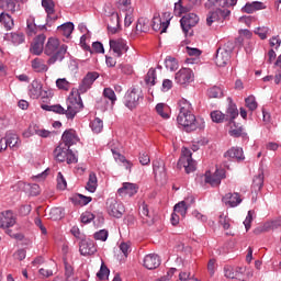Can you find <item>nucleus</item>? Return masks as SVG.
<instances>
[{
	"mask_svg": "<svg viewBox=\"0 0 281 281\" xmlns=\"http://www.w3.org/2000/svg\"><path fill=\"white\" fill-rule=\"evenodd\" d=\"M44 54L49 56L47 65H55L63 61L67 54V45H60V42L56 37H49L44 48Z\"/></svg>",
	"mask_w": 281,
	"mask_h": 281,
	"instance_id": "f257e3e1",
	"label": "nucleus"
},
{
	"mask_svg": "<svg viewBox=\"0 0 281 281\" xmlns=\"http://www.w3.org/2000/svg\"><path fill=\"white\" fill-rule=\"evenodd\" d=\"M177 122L180 126L184 128L187 133H192L194 131H203L205 128V121L201 117L196 119L194 113H179L177 117Z\"/></svg>",
	"mask_w": 281,
	"mask_h": 281,
	"instance_id": "f03ea898",
	"label": "nucleus"
},
{
	"mask_svg": "<svg viewBox=\"0 0 281 281\" xmlns=\"http://www.w3.org/2000/svg\"><path fill=\"white\" fill-rule=\"evenodd\" d=\"M53 155L56 161H60V162L66 161L67 164H78V157L65 144L59 143V145L55 148Z\"/></svg>",
	"mask_w": 281,
	"mask_h": 281,
	"instance_id": "7ed1b4c3",
	"label": "nucleus"
},
{
	"mask_svg": "<svg viewBox=\"0 0 281 281\" xmlns=\"http://www.w3.org/2000/svg\"><path fill=\"white\" fill-rule=\"evenodd\" d=\"M234 52V44L227 42L224 46L220 47L216 50L215 63L217 67H225L232 58V53Z\"/></svg>",
	"mask_w": 281,
	"mask_h": 281,
	"instance_id": "20e7f679",
	"label": "nucleus"
},
{
	"mask_svg": "<svg viewBox=\"0 0 281 281\" xmlns=\"http://www.w3.org/2000/svg\"><path fill=\"white\" fill-rule=\"evenodd\" d=\"M178 168H184L187 175L196 170V161L192 159V151L187 147L182 148L181 157L178 161Z\"/></svg>",
	"mask_w": 281,
	"mask_h": 281,
	"instance_id": "39448f33",
	"label": "nucleus"
},
{
	"mask_svg": "<svg viewBox=\"0 0 281 281\" xmlns=\"http://www.w3.org/2000/svg\"><path fill=\"white\" fill-rule=\"evenodd\" d=\"M144 97L142 95V90L137 88H131L124 95V105L133 111V109H137L139 106V100Z\"/></svg>",
	"mask_w": 281,
	"mask_h": 281,
	"instance_id": "423d86ee",
	"label": "nucleus"
},
{
	"mask_svg": "<svg viewBox=\"0 0 281 281\" xmlns=\"http://www.w3.org/2000/svg\"><path fill=\"white\" fill-rule=\"evenodd\" d=\"M106 212L114 218H122V215L125 212L124 204H122V202L117 201L115 198H110L106 201Z\"/></svg>",
	"mask_w": 281,
	"mask_h": 281,
	"instance_id": "0eeeda50",
	"label": "nucleus"
},
{
	"mask_svg": "<svg viewBox=\"0 0 281 281\" xmlns=\"http://www.w3.org/2000/svg\"><path fill=\"white\" fill-rule=\"evenodd\" d=\"M198 24L199 15H196L195 13H188L180 20V25L186 35H188V32H190V30H192V27L196 26Z\"/></svg>",
	"mask_w": 281,
	"mask_h": 281,
	"instance_id": "6e6552de",
	"label": "nucleus"
},
{
	"mask_svg": "<svg viewBox=\"0 0 281 281\" xmlns=\"http://www.w3.org/2000/svg\"><path fill=\"white\" fill-rule=\"evenodd\" d=\"M110 49L117 58H120L123 54L128 52V45L123 38L110 40Z\"/></svg>",
	"mask_w": 281,
	"mask_h": 281,
	"instance_id": "1a4fd4ad",
	"label": "nucleus"
},
{
	"mask_svg": "<svg viewBox=\"0 0 281 281\" xmlns=\"http://www.w3.org/2000/svg\"><path fill=\"white\" fill-rule=\"evenodd\" d=\"M16 225V215L12 211H3L0 213V227L8 229Z\"/></svg>",
	"mask_w": 281,
	"mask_h": 281,
	"instance_id": "9d476101",
	"label": "nucleus"
},
{
	"mask_svg": "<svg viewBox=\"0 0 281 281\" xmlns=\"http://www.w3.org/2000/svg\"><path fill=\"white\" fill-rule=\"evenodd\" d=\"M97 78H100L98 72H88L79 85V93H87L93 87Z\"/></svg>",
	"mask_w": 281,
	"mask_h": 281,
	"instance_id": "9b49d317",
	"label": "nucleus"
},
{
	"mask_svg": "<svg viewBox=\"0 0 281 281\" xmlns=\"http://www.w3.org/2000/svg\"><path fill=\"white\" fill-rule=\"evenodd\" d=\"M232 12L227 9H216L213 12H210L206 18V25L211 26L213 23H218V21H223L226 16H229Z\"/></svg>",
	"mask_w": 281,
	"mask_h": 281,
	"instance_id": "f8f14e48",
	"label": "nucleus"
},
{
	"mask_svg": "<svg viewBox=\"0 0 281 281\" xmlns=\"http://www.w3.org/2000/svg\"><path fill=\"white\" fill-rule=\"evenodd\" d=\"M225 179V170L224 169H216L215 172L211 176L210 172L205 173V183H210L212 188H216L221 186V181Z\"/></svg>",
	"mask_w": 281,
	"mask_h": 281,
	"instance_id": "ddd939ff",
	"label": "nucleus"
},
{
	"mask_svg": "<svg viewBox=\"0 0 281 281\" xmlns=\"http://www.w3.org/2000/svg\"><path fill=\"white\" fill-rule=\"evenodd\" d=\"M189 5H183V1L179 0L178 2L175 3V15L176 16H181V14H186V12H190L194 5H201V0H189Z\"/></svg>",
	"mask_w": 281,
	"mask_h": 281,
	"instance_id": "4468645a",
	"label": "nucleus"
},
{
	"mask_svg": "<svg viewBox=\"0 0 281 281\" xmlns=\"http://www.w3.org/2000/svg\"><path fill=\"white\" fill-rule=\"evenodd\" d=\"M153 168L156 181L159 183H166V164H164L162 160H156L153 162Z\"/></svg>",
	"mask_w": 281,
	"mask_h": 281,
	"instance_id": "2eb2a0df",
	"label": "nucleus"
},
{
	"mask_svg": "<svg viewBox=\"0 0 281 281\" xmlns=\"http://www.w3.org/2000/svg\"><path fill=\"white\" fill-rule=\"evenodd\" d=\"M42 8H44L47 14L46 25H50V21H58V15H54L56 12V4L54 3V0H42Z\"/></svg>",
	"mask_w": 281,
	"mask_h": 281,
	"instance_id": "dca6fc26",
	"label": "nucleus"
},
{
	"mask_svg": "<svg viewBox=\"0 0 281 281\" xmlns=\"http://www.w3.org/2000/svg\"><path fill=\"white\" fill-rule=\"evenodd\" d=\"M82 100L79 99H70L67 103V110H66V117L68 120H74V117H76V114L78 113V111H80V109H82Z\"/></svg>",
	"mask_w": 281,
	"mask_h": 281,
	"instance_id": "f3484780",
	"label": "nucleus"
},
{
	"mask_svg": "<svg viewBox=\"0 0 281 281\" xmlns=\"http://www.w3.org/2000/svg\"><path fill=\"white\" fill-rule=\"evenodd\" d=\"M79 142H80V138L78 137V134H76V131L67 130L64 132V134L61 136L60 144H64V146L71 148V146L76 145Z\"/></svg>",
	"mask_w": 281,
	"mask_h": 281,
	"instance_id": "a211bd4d",
	"label": "nucleus"
},
{
	"mask_svg": "<svg viewBox=\"0 0 281 281\" xmlns=\"http://www.w3.org/2000/svg\"><path fill=\"white\" fill-rule=\"evenodd\" d=\"M194 75L189 68H182L176 74V82L178 85H188L192 82Z\"/></svg>",
	"mask_w": 281,
	"mask_h": 281,
	"instance_id": "6ab92c4d",
	"label": "nucleus"
},
{
	"mask_svg": "<svg viewBox=\"0 0 281 281\" xmlns=\"http://www.w3.org/2000/svg\"><path fill=\"white\" fill-rule=\"evenodd\" d=\"M139 187L136 183L124 182L122 188L117 190L119 196H135L138 192Z\"/></svg>",
	"mask_w": 281,
	"mask_h": 281,
	"instance_id": "aec40b11",
	"label": "nucleus"
},
{
	"mask_svg": "<svg viewBox=\"0 0 281 281\" xmlns=\"http://www.w3.org/2000/svg\"><path fill=\"white\" fill-rule=\"evenodd\" d=\"M47 37L45 36V34H40L35 37L33 44L31 45V53H33L35 56H41V54H43V49L45 48V40Z\"/></svg>",
	"mask_w": 281,
	"mask_h": 281,
	"instance_id": "412c9836",
	"label": "nucleus"
},
{
	"mask_svg": "<svg viewBox=\"0 0 281 281\" xmlns=\"http://www.w3.org/2000/svg\"><path fill=\"white\" fill-rule=\"evenodd\" d=\"M222 201L223 203H225V205H228V207H237V205H240V203H243V199H240V194L237 192L226 193Z\"/></svg>",
	"mask_w": 281,
	"mask_h": 281,
	"instance_id": "4be33fe9",
	"label": "nucleus"
},
{
	"mask_svg": "<svg viewBox=\"0 0 281 281\" xmlns=\"http://www.w3.org/2000/svg\"><path fill=\"white\" fill-rule=\"evenodd\" d=\"M43 93V83L38 80H33L32 83L29 86V95L33 100H38L41 94Z\"/></svg>",
	"mask_w": 281,
	"mask_h": 281,
	"instance_id": "5701e85b",
	"label": "nucleus"
},
{
	"mask_svg": "<svg viewBox=\"0 0 281 281\" xmlns=\"http://www.w3.org/2000/svg\"><path fill=\"white\" fill-rule=\"evenodd\" d=\"M8 146L12 150H16L19 146H21V139H19V135L13 133L7 134V136L4 137V148L7 149Z\"/></svg>",
	"mask_w": 281,
	"mask_h": 281,
	"instance_id": "b1692460",
	"label": "nucleus"
},
{
	"mask_svg": "<svg viewBox=\"0 0 281 281\" xmlns=\"http://www.w3.org/2000/svg\"><path fill=\"white\" fill-rule=\"evenodd\" d=\"M159 265H161V259H159V256H157L155 254H149V255L145 256L144 267L146 269H149V270L157 269V267H159Z\"/></svg>",
	"mask_w": 281,
	"mask_h": 281,
	"instance_id": "393cba45",
	"label": "nucleus"
},
{
	"mask_svg": "<svg viewBox=\"0 0 281 281\" xmlns=\"http://www.w3.org/2000/svg\"><path fill=\"white\" fill-rule=\"evenodd\" d=\"M108 30L111 34H117V32H120V14H117V12L111 13Z\"/></svg>",
	"mask_w": 281,
	"mask_h": 281,
	"instance_id": "a878e982",
	"label": "nucleus"
},
{
	"mask_svg": "<svg viewBox=\"0 0 281 281\" xmlns=\"http://www.w3.org/2000/svg\"><path fill=\"white\" fill-rule=\"evenodd\" d=\"M241 10L246 12V14H254V12H258V10H267V5L260 1L247 2Z\"/></svg>",
	"mask_w": 281,
	"mask_h": 281,
	"instance_id": "bb28decb",
	"label": "nucleus"
},
{
	"mask_svg": "<svg viewBox=\"0 0 281 281\" xmlns=\"http://www.w3.org/2000/svg\"><path fill=\"white\" fill-rule=\"evenodd\" d=\"M38 30H46L45 25H36V19L34 16H30L26 20V34L29 36H35Z\"/></svg>",
	"mask_w": 281,
	"mask_h": 281,
	"instance_id": "cd10ccee",
	"label": "nucleus"
},
{
	"mask_svg": "<svg viewBox=\"0 0 281 281\" xmlns=\"http://www.w3.org/2000/svg\"><path fill=\"white\" fill-rule=\"evenodd\" d=\"M168 25H170V20L161 21V18L154 16L151 21V27L155 32H160V34L166 33V30H168Z\"/></svg>",
	"mask_w": 281,
	"mask_h": 281,
	"instance_id": "c85d7f7f",
	"label": "nucleus"
},
{
	"mask_svg": "<svg viewBox=\"0 0 281 281\" xmlns=\"http://www.w3.org/2000/svg\"><path fill=\"white\" fill-rule=\"evenodd\" d=\"M228 101V106L226 109V121L229 120V122H234L238 117V108L236 106V103L232 100V98L227 99Z\"/></svg>",
	"mask_w": 281,
	"mask_h": 281,
	"instance_id": "c756f323",
	"label": "nucleus"
},
{
	"mask_svg": "<svg viewBox=\"0 0 281 281\" xmlns=\"http://www.w3.org/2000/svg\"><path fill=\"white\" fill-rule=\"evenodd\" d=\"M79 251L81 256H92L97 251L95 244L93 241H82L79 246Z\"/></svg>",
	"mask_w": 281,
	"mask_h": 281,
	"instance_id": "7c9ffc66",
	"label": "nucleus"
},
{
	"mask_svg": "<svg viewBox=\"0 0 281 281\" xmlns=\"http://www.w3.org/2000/svg\"><path fill=\"white\" fill-rule=\"evenodd\" d=\"M225 157L236 159V161H243L245 159V154L243 153V148L233 147L226 151Z\"/></svg>",
	"mask_w": 281,
	"mask_h": 281,
	"instance_id": "2f4dec72",
	"label": "nucleus"
},
{
	"mask_svg": "<svg viewBox=\"0 0 281 281\" xmlns=\"http://www.w3.org/2000/svg\"><path fill=\"white\" fill-rule=\"evenodd\" d=\"M32 68L34 69V71H37V74H43L45 71H48V69H49L47 64H45V59H43V58L33 59Z\"/></svg>",
	"mask_w": 281,
	"mask_h": 281,
	"instance_id": "473e14b6",
	"label": "nucleus"
},
{
	"mask_svg": "<svg viewBox=\"0 0 281 281\" xmlns=\"http://www.w3.org/2000/svg\"><path fill=\"white\" fill-rule=\"evenodd\" d=\"M0 23L3 25L4 30L10 31L12 27H14V19H12V15L2 12L0 14Z\"/></svg>",
	"mask_w": 281,
	"mask_h": 281,
	"instance_id": "72a5a7b5",
	"label": "nucleus"
},
{
	"mask_svg": "<svg viewBox=\"0 0 281 281\" xmlns=\"http://www.w3.org/2000/svg\"><path fill=\"white\" fill-rule=\"evenodd\" d=\"M190 204L188 203V200H186L177 203L173 207V212L182 216V218H186V214H188Z\"/></svg>",
	"mask_w": 281,
	"mask_h": 281,
	"instance_id": "f704fd0d",
	"label": "nucleus"
},
{
	"mask_svg": "<svg viewBox=\"0 0 281 281\" xmlns=\"http://www.w3.org/2000/svg\"><path fill=\"white\" fill-rule=\"evenodd\" d=\"M86 190L91 193L98 190V176H95V172H90L88 182L86 184Z\"/></svg>",
	"mask_w": 281,
	"mask_h": 281,
	"instance_id": "c9c22d12",
	"label": "nucleus"
},
{
	"mask_svg": "<svg viewBox=\"0 0 281 281\" xmlns=\"http://www.w3.org/2000/svg\"><path fill=\"white\" fill-rule=\"evenodd\" d=\"M265 186V172L259 171V173L252 180V189L255 192H260Z\"/></svg>",
	"mask_w": 281,
	"mask_h": 281,
	"instance_id": "e433bc0d",
	"label": "nucleus"
},
{
	"mask_svg": "<svg viewBox=\"0 0 281 281\" xmlns=\"http://www.w3.org/2000/svg\"><path fill=\"white\" fill-rule=\"evenodd\" d=\"M7 38L13 43V45H21L25 41V35L21 32H12L7 35Z\"/></svg>",
	"mask_w": 281,
	"mask_h": 281,
	"instance_id": "4c0bfd02",
	"label": "nucleus"
},
{
	"mask_svg": "<svg viewBox=\"0 0 281 281\" xmlns=\"http://www.w3.org/2000/svg\"><path fill=\"white\" fill-rule=\"evenodd\" d=\"M58 32L63 34L66 38H69L74 33V24L71 22L64 23L57 27Z\"/></svg>",
	"mask_w": 281,
	"mask_h": 281,
	"instance_id": "58836bf2",
	"label": "nucleus"
},
{
	"mask_svg": "<svg viewBox=\"0 0 281 281\" xmlns=\"http://www.w3.org/2000/svg\"><path fill=\"white\" fill-rule=\"evenodd\" d=\"M229 136L231 137H240L243 136V126H240V124H236V122L232 121L229 122Z\"/></svg>",
	"mask_w": 281,
	"mask_h": 281,
	"instance_id": "ea45409f",
	"label": "nucleus"
},
{
	"mask_svg": "<svg viewBox=\"0 0 281 281\" xmlns=\"http://www.w3.org/2000/svg\"><path fill=\"white\" fill-rule=\"evenodd\" d=\"M148 30H150V21L146 18L138 19L136 24L137 34H139V32H148Z\"/></svg>",
	"mask_w": 281,
	"mask_h": 281,
	"instance_id": "a19ab883",
	"label": "nucleus"
},
{
	"mask_svg": "<svg viewBox=\"0 0 281 281\" xmlns=\"http://www.w3.org/2000/svg\"><path fill=\"white\" fill-rule=\"evenodd\" d=\"M0 8L14 14L16 12V2L14 0H0Z\"/></svg>",
	"mask_w": 281,
	"mask_h": 281,
	"instance_id": "79ce46f5",
	"label": "nucleus"
},
{
	"mask_svg": "<svg viewBox=\"0 0 281 281\" xmlns=\"http://www.w3.org/2000/svg\"><path fill=\"white\" fill-rule=\"evenodd\" d=\"M165 67L166 69H169V71H177V69H179V61L172 56H167L165 59Z\"/></svg>",
	"mask_w": 281,
	"mask_h": 281,
	"instance_id": "37998d69",
	"label": "nucleus"
},
{
	"mask_svg": "<svg viewBox=\"0 0 281 281\" xmlns=\"http://www.w3.org/2000/svg\"><path fill=\"white\" fill-rule=\"evenodd\" d=\"M179 113H192V104L186 99L178 102Z\"/></svg>",
	"mask_w": 281,
	"mask_h": 281,
	"instance_id": "c03bdc74",
	"label": "nucleus"
},
{
	"mask_svg": "<svg viewBox=\"0 0 281 281\" xmlns=\"http://www.w3.org/2000/svg\"><path fill=\"white\" fill-rule=\"evenodd\" d=\"M44 111H52L53 113H58V115H66V110L60 104L56 105H42Z\"/></svg>",
	"mask_w": 281,
	"mask_h": 281,
	"instance_id": "a18cd8bd",
	"label": "nucleus"
},
{
	"mask_svg": "<svg viewBox=\"0 0 281 281\" xmlns=\"http://www.w3.org/2000/svg\"><path fill=\"white\" fill-rule=\"evenodd\" d=\"M114 159L116 161H120L121 164H123V166H125L126 170H131V168L133 167V164H131V161H128L126 159V157H124L122 154L120 153H115L114 150H112Z\"/></svg>",
	"mask_w": 281,
	"mask_h": 281,
	"instance_id": "49530a36",
	"label": "nucleus"
},
{
	"mask_svg": "<svg viewBox=\"0 0 281 281\" xmlns=\"http://www.w3.org/2000/svg\"><path fill=\"white\" fill-rule=\"evenodd\" d=\"M91 201H93V199L91 196H87L83 194H77L74 198V202L79 205H89V203H91Z\"/></svg>",
	"mask_w": 281,
	"mask_h": 281,
	"instance_id": "de8ad7c7",
	"label": "nucleus"
},
{
	"mask_svg": "<svg viewBox=\"0 0 281 281\" xmlns=\"http://www.w3.org/2000/svg\"><path fill=\"white\" fill-rule=\"evenodd\" d=\"M155 80H157V71L150 68L145 77V82L146 85H150L151 87H155Z\"/></svg>",
	"mask_w": 281,
	"mask_h": 281,
	"instance_id": "09e8293b",
	"label": "nucleus"
},
{
	"mask_svg": "<svg viewBox=\"0 0 281 281\" xmlns=\"http://www.w3.org/2000/svg\"><path fill=\"white\" fill-rule=\"evenodd\" d=\"M110 273H111V270H109L106 265H104V262H102L101 268H100L99 272L97 273V278H99V280H109Z\"/></svg>",
	"mask_w": 281,
	"mask_h": 281,
	"instance_id": "8fccbe9b",
	"label": "nucleus"
},
{
	"mask_svg": "<svg viewBox=\"0 0 281 281\" xmlns=\"http://www.w3.org/2000/svg\"><path fill=\"white\" fill-rule=\"evenodd\" d=\"M90 127L92 128L93 133H102V128H104V123L100 119H94L90 123Z\"/></svg>",
	"mask_w": 281,
	"mask_h": 281,
	"instance_id": "3c124183",
	"label": "nucleus"
},
{
	"mask_svg": "<svg viewBox=\"0 0 281 281\" xmlns=\"http://www.w3.org/2000/svg\"><path fill=\"white\" fill-rule=\"evenodd\" d=\"M156 111L164 120H168V117H170V114H168V108L164 103H158L156 105Z\"/></svg>",
	"mask_w": 281,
	"mask_h": 281,
	"instance_id": "603ef678",
	"label": "nucleus"
},
{
	"mask_svg": "<svg viewBox=\"0 0 281 281\" xmlns=\"http://www.w3.org/2000/svg\"><path fill=\"white\" fill-rule=\"evenodd\" d=\"M211 119L212 122H215L216 124H221V122H225V120H227L225 114H223L221 111L211 112Z\"/></svg>",
	"mask_w": 281,
	"mask_h": 281,
	"instance_id": "864d4df0",
	"label": "nucleus"
},
{
	"mask_svg": "<svg viewBox=\"0 0 281 281\" xmlns=\"http://www.w3.org/2000/svg\"><path fill=\"white\" fill-rule=\"evenodd\" d=\"M56 87H57V89H60L61 91H69L71 83H69V81H67V79H65V78H59L56 80Z\"/></svg>",
	"mask_w": 281,
	"mask_h": 281,
	"instance_id": "5fc2aeb1",
	"label": "nucleus"
},
{
	"mask_svg": "<svg viewBox=\"0 0 281 281\" xmlns=\"http://www.w3.org/2000/svg\"><path fill=\"white\" fill-rule=\"evenodd\" d=\"M103 95H104V98L110 100V102L112 104H115V102L117 101V97L115 95V91H113V89H111V88H105L103 90Z\"/></svg>",
	"mask_w": 281,
	"mask_h": 281,
	"instance_id": "6e6d98bb",
	"label": "nucleus"
},
{
	"mask_svg": "<svg viewBox=\"0 0 281 281\" xmlns=\"http://www.w3.org/2000/svg\"><path fill=\"white\" fill-rule=\"evenodd\" d=\"M52 221H60L63 218V207H53L49 212Z\"/></svg>",
	"mask_w": 281,
	"mask_h": 281,
	"instance_id": "4d7b16f0",
	"label": "nucleus"
},
{
	"mask_svg": "<svg viewBox=\"0 0 281 281\" xmlns=\"http://www.w3.org/2000/svg\"><path fill=\"white\" fill-rule=\"evenodd\" d=\"M246 106L249 109V111H256L258 109V102L256 101V97L249 95L245 99Z\"/></svg>",
	"mask_w": 281,
	"mask_h": 281,
	"instance_id": "13d9d810",
	"label": "nucleus"
},
{
	"mask_svg": "<svg viewBox=\"0 0 281 281\" xmlns=\"http://www.w3.org/2000/svg\"><path fill=\"white\" fill-rule=\"evenodd\" d=\"M209 98H223V90L220 87H212L207 91Z\"/></svg>",
	"mask_w": 281,
	"mask_h": 281,
	"instance_id": "bf43d9fd",
	"label": "nucleus"
},
{
	"mask_svg": "<svg viewBox=\"0 0 281 281\" xmlns=\"http://www.w3.org/2000/svg\"><path fill=\"white\" fill-rule=\"evenodd\" d=\"M119 8L126 13L133 14V8L131 7V0H119Z\"/></svg>",
	"mask_w": 281,
	"mask_h": 281,
	"instance_id": "052dcab7",
	"label": "nucleus"
},
{
	"mask_svg": "<svg viewBox=\"0 0 281 281\" xmlns=\"http://www.w3.org/2000/svg\"><path fill=\"white\" fill-rule=\"evenodd\" d=\"M255 34L261 38V41H265L267 38V35L269 34V27L267 26H261L257 27L255 30Z\"/></svg>",
	"mask_w": 281,
	"mask_h": 281,
	"instance_id": "680f3d73",
	"label": "nucleus"
},
{
	"mask_svg": "<svg viewBox=\"0 0 281 281\" xmlns=\"http://www.w3.org/2000/svg\"><path fill=\"white\" fill-rule=\"evenodd\" d=\"M109 238V232L105 229H101L97 233H94V239L95 240H101L102 243L106 241Z\"/></svg>",
	"mask_w": 281,
	"mask_h": 281,
	"instance_id": "e2e57ef3",
	"label": "nucleus"
},
{
	"mask_svg": "<svg viewBox=\"0 0 281 281\" xmlns=\"http://www.w3.org/2000/svg\"><path fill=\"white\" fill-rule=\"evenodd\" d=\"M205 8H216V10H221V8H223V0H207Z\"/></svg>",
	"mask_w": 281,
	"mask_h": 281,
	"instance_id": "0e129e2a",
	"label": "nucleus"
},
{
	"mask_svg": "<svg viewBox=\"0 0 281 281\" xmlns=\"http://www.w3.org/2000/svg\"><path fill=\"white\" fill-rule=\"evenodd\" d=\"M224 276L225 278H229L231 280H234V278H236L235 268L232 266L224 267Z\"/></svg>",
	"mask_w": 281,
	"mask_h": 281,
	"instance_id": "69168bd1",
	"label": "nucleus"
},
{
	"mask_svg": "<svg viewBox=\"0 0 281 281\" xmlns=\"http://www.w3.org/2000/svg\"><path fill=\"white\" fill-rule=\"evenodd\" d=\"M95 218V215L93 213L86 211L81 214V223L88 224L91 223Z\"/></svg>",
	"mask_w": 281,
	"mask_h": 281,
	"instance_id": "338daca9",
	"label": "nucleus"
},
{
	"mask_svg": "<svg viewBox=\"0 0 281 281\" xmlns=\"http://www.w3.org/2000/svg\"><path fill=\"white\" fill-rule=\"evenodd\" d=\"M274 76L272 78L274 85H280L281 83V67L274 66Z\"/></svg>",
	"mask_w": 281,
	"mask_h": 281,
	"instance_id": "774afa93",
	"label": "nucleus"
}]
</instances>
